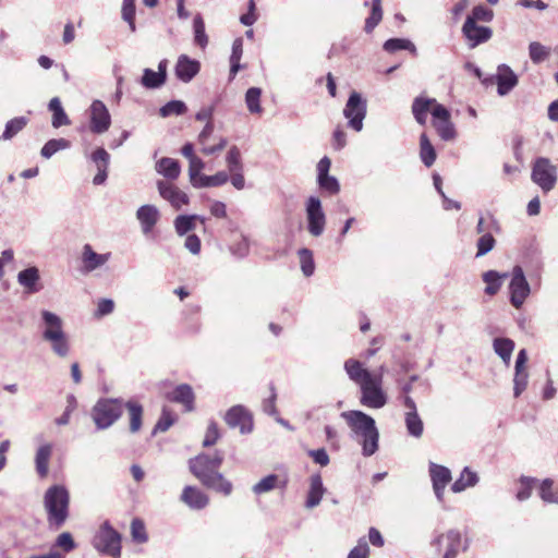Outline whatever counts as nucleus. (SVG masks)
Masks as SVG:
<instances>
[{
  "label": "nucleus",
  "instance_id": "obj_1",
  "mask_svg": "<svg viewBox=\"0 0 558 558\" xmlns=\"http://www.w3.org/2000/svg\"><path fill=\"white\" fill-rule=\"evenodd\" d=\"M223 460L221 452L216 451L214 456L199 454L189 461L190 471L201 483L218 493L229 496L232 493V483L218 472Z\"/></svg>",
  "mask_w": 558,
  "mask_h": 558
},
{
  "label": "nucleus",
  "instance_id": "obj_2",
  "mask_svg": "<svg viewBox=\"0 0 558 558\" xmlns=\"http://www.w3.org/2000/svg\"><path fill=\"white\" fill-rule=\"evenodd\" d=\"M341 417L351 430V438L362 447V454L373 456L379 447V430L375 420L359 410L342 412Z\"/></svg>",
  "mask_w": 558,
  "mask_h": 558
},
{
  "label": "nucleus",
  "instance_id": "obj_3",
  "mask_svg": "<svg viewBox=\"0 0 558 558\" xmlns=\"http://www.w3.org/2000/svg\"><path fill=\"white\" fill-rule=\"evenodd\" d=\"M70 494L63 485L50 486L44 496V507L50 527L59 530L69 518Z\"/></svg>",
  "mask_w": 558,
  "mask_h": 558
},
{
  "label": "nucleus",
  "instance_id": "obj_4",
  "mask_svg": "<svg viewBox=\"0 0 558 558\" xmlns=\"http://www.w3.org/2000/svg\"><path fill=\"white\" fill-rule=\"evenodd\" d=\"M122 413V400L101 398L92 409V418L98 429H106L113 425Z\"/></svg>",
  "mask_w": 558,
  "mask_h": 558
},
{
  "label": "nucleus",
  "instance_id": "obj_5",
  "mask_svg": "<svg viewBox=\"0 0 558 558\" xmlns=\"http://www.w3.org/2000/svg\"><path fill=\"white\" fill-rule=\"evenodd\" d=\"M94 546L102 554L119 558L121 555V535L109 522H105L94 538Z\"/></svg>",
  "mask_w": 558,
  "mask_h": 558
},
{
  "label": "nucleus",
  "instance_id": "obj_6",
  "mask_svg": "<svg viewBox=\"0 0 558 558\" xmlns=\"http://www.w3.org/2000/svg\"><path fill=\"white\" fill-rule=\"evenodd\" d=\"M367 104L357 92H352L343 109V116L348 119V126L360 132L366 117Z\"/></svg>",
  "mask_w": 558,
  "mask_h": 558
},
{
  "label": "nucleus",
  "instance_id": "obj_7",
  "mask_svg": "<svg viewBox=\"0 0 558 558\" xmlns=\"http://www.w3.org/2000/svg\"><path fill=\"white\" fill-rule=\"evenodd\" d=\"M381 373L375 375L368 381L363 383L361 388V403L367 408L380 409L387 403L386 393L383 391Z\"/></svg>",
  "mask_w": 558,
  "mask_h": 558
},
{
  "label": "nucleus",
  "instance_id": "obj_8",
  "mask_svg": "<svg viewBox=\"0 0 558 558\" xmlns=\"http://www.w3.org/2000/svg\"><path fill=\"white\" fill-rule=\"evenodd\" d=\"M531 178L544 192H549L557 181L556 167L548 158H537L533 165Z\"/></svg>",
  "mask_w": 558,
  "mask_h": 558
},
{
  "label": "nucleus",
  "instance_id": "obj_9",
  "mask_svg": "<svg viewBox=\"0 0 558 558\" xmlns=\"http://www.w3.org/2000/svg\"><path fill=\"white\" fill-rule=\"evenodd\" d=\"M307 230L311 235L317 238L325 231L326 215L322 202L316 196H310L305 205Z\"/></svg>",
  "mask_w": 558,
  "mask_h": 558
},
{
  "label": "nucleus",
  "instance_id": "obj_10",
  "mask_svg": "<svg viewBox=\"0 0 558 558\" xmlns=\"http://www.w3.org/2000/svg\"><path fill=\"white\" fill-rule=\"evenodd\" d=\"M88 129L93 134H104L111 126V116L101 100H94L87 109Z\"/></svg>",
  "mask_w": 558,
  "mask_h": 558
},
{
  "label": "nucleus",
  "instance_id": "obj_11",
  "mask_svg": "<svg viewBox=\"0 0 558 558\" xmlns=\"http://www.w3.org/2000/svg\"><path fill=\"white\" fill-rule=\"evenodd\" d=\"M509 291L512 306L518 310L521 308L531 292L530 284L521 266H514L512 269Z\"/></svg>",
  "mask_w": 558,
  "mask_h": 558
},
{
  "label": "nucleus",
  "instance_id": "obj_12",
  "mask_svg": "<svg viewBox=\"0 0 558 558\" xmlns=\"http://www.w3.org/2000/svg\"><path fill=\"white\" fill-rule=\"evenodd\" d=\"M497 84V93L499 96L508 95L519 83L518 75L507 64H499L495 75L485 77L484 85Z\"/></svg>",
  "mask_w": 558,
  "mask_h": 558
},
{
  "label": "nucleus",
  "instance_id": "obj_13",
  "mask_svg": "<svg viewBox=\"0 0 558 558\" xmlns=\"http://www.w3.org/2000/svg\"><path fill=\"white\" fill-rule=\"evenodd\" d=\"M433 125L444 141H452L457 136L453 123L450 121V112L442 105L432 108Z\"/></svg>",
  "mask_w": 558,
  "mask_h": 558
},
{
  "label": "nucleus",
  "instance_id": "obj_14",
  "mask_svg": "<svg viewBox=\"0 0 558 558\" xmlns=\"http://www.w3.org/2000/svg\"><path fill=\"white\" fill-rule=\"evenodd\" d=\"M433 545L442 553V558H456L462 547L461 533L458 530H449L438 535Z\"/></svg>",
  "mask_w": 558,
  "mask_h": 558
},
{
  "label": "nucleus",
  "instance_id": "obj_15",
  "mask_svg": "<svg viewBox=\"0 0 558 558\" xmlns=\"http://www.w3.org/2000/svg\"><path fill=\"white\" fill-rule=\"evenodd\" d=\"M225 421L231 428H239L241 434H248L253 430V418L250 412L243 405L230 408Z\"/></svg>",
  "mask_w": 558,
  "mask_h": 558
},
{
  "label": "nucleus",
  "instance_id": "obj_16",
  "mask_svg": "<svg viewBox=\"0 0 558 558\" xmlns=\"http://www.w3.org/2000/svg\"><path fill=\"white\" fill-rule=\"evenodd\" d=\"M462 34L468 40L469 47L475 48L488 41L493 36V31L490 27L477 25L471 19H465L462 26Z\"/></svg>",
  "mask_w": 558,
  "mask_h": 558
},
{
  "label": "nucleus",
  "instance_id": "obj_17",
  "mask_svg": "<svg viewBox=\"0 0 558 558\" xmlns=\"http://www.w3.org/2000/svg\"><path fill=\"white\" fill-rule=\"evenodd\" d=\"M157 189L160 196L165 201L169 202L170 205L177 210H180L190 202L187 194L171 182L159 180L157 182Z\"/></svg>",
  "mask_w": 558,
  "mask_h": 558
},
{
  "label": "nucleus",
  "instance_id": "obj_18",
  "mask_svg": "<svg viewBox=\"0 0 558 558\" xmlns=\"http://www.w3.org/2000/svg\"><path fill=\"white\" fill-rule=\"evenodd\" d=\"M429 475L436 498L441 502L444 500L445 488L451 481V472L444 465L430 462Z\"/></svg>",
  "mask_w": 558,
  "mask_h": 558
},
{
  "label": "nucleus",
  "instance_id": "obj_19",
  "mask_svg": "<svg viewBox=\"0 0 558 558\" xmlns=\"http://www.w3.org/2000/svg\"><path fill=\"white\" fill-rule=\"evenodd\" d=\"M199 70L201 63L186 54L179 56L174 66L175 76L183 83L191 82L198 74Z\"/></svg>",
  "mask_w": 558,
  "mask_h": 558
},
{
  "label": "nucleus",
  "instance_id": "obj_20",
  "mask_svg": "<svg viewBox=\"0 0 558 558\" xmlns=\"http://www.w3.org/2000/svg\"><path fill=\"white\" fill-rule=\"evenodd\" d=\"M53 445L51 442H43L35 452V470L40 478L47 477L49 473V462L52 457Z\"/></svg>",
  "mask_w": 558,
  "mask_h": 558
},
{
  "label": "nucleus",
  "instance_id": "obj_21",
  "mask_svg": "<svg viewBox=\"0 0 558 558\" xmlns=\"http://www.w3.org/2000/svg\"><path fill=\"white\" fill-rule=\"evenodd\" d=\"M111 257L110 253L98 254L92 245L85 244L82 251V263L85 271L92 272L104 266Z\"/></svg>",
  "mask_w": 558,
  "mask_h": 558
},
{
  "label": "nucleus",
  "instance_id": "obj_22",
  "mask_svg": "<svg viewBox=\"0 0 558 558\" xmlns=\"http://www.w3.org/2000/svg\"><path fill=\"white\" fill-rule=\"evenodd\" d=\"M180 499L193 510L204 509L209 502L208 496L194 486H185Z\"/></svg>",
  "mask_w": 558,
  "mask_h": 558
},
{
  "label": "nucleus",
  "instance_id": "obj_23",
  "mask_svg": "<svg viewBox=\"0 0 558 558\" xmlns=\"http://www.w3.org/2000/svg\"><path fill=\"white\" fill-rule=\"evenodd\" d=\"M136 218L141 223L143 233H149L159 219V210L154 205H143L136 211Z\"/></svg>",
  "mask_w": 558,
  "mask_h": 558
},
{
  "label": "nucleus",
  "instance_id": "obj_24",
  "mask_svg": "<svg viewBox=\"0 0 558 558\" xmlns=\"http://www.w3.org/2000/svg\"><path fill=\"white\" fill-rule=\"evenodd\" d=\"M168 399L172 402L183 404L185 411L194 409L195 395L192 387L187 384L177 386L169 395Z\"/></svg>",
  "mask_w": 558,
  "mask_h": 558
},
{
  "label": "nucleus",
  "instance_id": "obj_25",
  "mask_svg": "<svg viewBox=\"0 0 558 558\" xmlns=\"http://www.w3.org/2000/svg\"><path fill=\"white\" fill-rule=\"evenodd\" d=\"M344 369L349 378L356 383L360 387L363 385V383L368 381L376 375L368 372L362 366L360 361L354 359H349L344 362Z\"/></svg>",
  "mask_w": 558,
  "mask_h": 558
},
{
  "label": "nucleus",
  "instance_id": "obj_26",
  "mask_svg": "<svg viewBox=\"0 0 558 558\" xmlns=\"http://www.w3.org/2000/svg\"><path fill=\"white\" fill-rule=\"evenodd\" d=\"M40 279L39 270L37 267H28L17 274V282L25 289L27 293H36L40 290L38 284Z\"/></svg>",
  "mask_w": 558,
  "mask_h": 558
},
{
  "label": "nucleus",
  "instance_id": "obj_27",
  "mask_svg": "<svg viewBox=\"0 0 558 558\" xmlns=\"http://www.w3.org/2000/svg\"><path fill=\"white\" fill-rule=\"evenodd\" d=\"M43 318V339L47 340L52 337V335H60L64 332L62 319L54 313L44 310L41 312Z\"/></svg>",
  "mask_w": 558,
  "mask_h": 558
},
{
  "label": "nucleus",
  "instance_id": "obj_28",
  "mask_svg": "<svg viewBox=\"0 0 558 558\" xmlns=\"http://www.w3.org/2000/svg\"><path fill=\"white\" fill-rule=\"evenodd\" d=\"M325 492L326 488L324 487L322 476L319 474L312 475L310 478V489L305 502L306 508L312 509L318 506Z\"/></svg>",
  "mask_w": 558,
  "mask_h": 558
},
{
  "label": "nucleus",
  "instance_id": "obj_29",
  "mask_svg": "<svg viewBox=\"0 0 558 558\" xmlns=\"http://www.w3.org/2000/svg\"><path fill=\"white\" fill-rule=\"evenodd\" d=\"M155 170L167 180L174 181L181 173V166L177 159L162 157L156 162Z\"/></svg>",
  "mask_w": 558,
  "mask_h": 558
},
{
  "label": "nucleus",
  "instance_id": "obj_30",
  "mask_svg": "<svg viewBox=\"0 0 558 558\" xmlns=\"http://www.w3.org/2000/svg\"><path fill=\"white\" fill-rule=\"evenodd\" d=\"M439 105L434 98L416 97L412 104V113L417 123L424 125L427 119V112H432V108Z\"/></svg>",
  "mask_w": 558,
  "mask_h": 558
},
{
  "label": "nucleus",
  "instance_id": "obj_31",
  "mask_svg": "<svg viewBox=\"0 0 558 558\" xmlns=\"http://www.w3.org/2000/svg\"><path fill=\"white\" fill-rule=\"evenodd\" d=\"M480 478L476 472L472 471L469 466H465L460 476L451 485L453 493H461L466 488L474 487L478 483Z\"/></svg>",
  "mask_w": 558,
  "mask_h": 558
},
{
  "label": "nucleus",
  "instance_id": "obj_32",
  "mask_svg": "<svg viewBox=\"0 0 558 558\" xmlns=\"http://www.w3.org/2000/svg\"><path fill=\"white\" fill-rule=\"evenodd\" d=\"M420 157L422 162L427 167H432L436 160V150L432 145L426 133H422L420 136Z\"/></svg>",
  "mask_w": 558,
  "mask_h": 558
},
{
  "label": "nucleus",
  "instance_id": "obj_33",
  "mask_svg": "<svg viewBox=\"0 0 558 558\" xmlns=\"http://www.w3.org/2000/svg\"><path fill=\"white\" fill-rule=\"evenodd\" d=\"M495 353L509 365L512 352L514 350V342L509 338H496L493 343Z\"/></svg>",
  "mask_w": 558,
  "mask_h": 558
},
{
  "label": "nucleus",
  "instance_id": "obj_34",
  "mask_svg": "<svg viewBox=\"0 0 558 558\" xmlns=\"http://www.w3.org/2000/svg\"><path fill=\"white\" fill-rule=\"evenodd\" d=\"M46 341L50 343L52 352L59 357H66L69 355L70 342L65 332L52 335V337Z\"/></svg>",
  "mask_w": 558,
  "mask_h": 558
},
{
  "label": "nucleus",
  "instance_id": "obj_35",
  "mask_svg": "<svg viewBox=\"0 0 558 558\" xmlns=\"http://www.w3.org/2000/svg\"><path fill=\"white\" fill-rule=\"evenodd\" d=\"M404 422L410 436L414 438L422 437L424 424L417 412H405Z\"/></svg>",
  "mask_w": 558,
  "mask_h": 558
},
{
  "label": "nucleus",
  "instance_id": "obj_36",
  "mask_svg": "<svg viewBox=\"0 0 558 558\" xmlns=\"http://www.w3.org/2000/svg\"><path fill=\"white\" fill-rule=\"evenodd\" d=\"M507 276V274H499L495 270L484 272L483 281L486 283L485 293L488 295H495L501 288V279Z\"/></svg>",
  "mask_w": 558,
  "mask_h": 558
},
{
  "label": "nucleus",
  "instance_id": "obj_37",
  "mask_svg": "<svg viewBox=\"0 0 558 558\" xmlns=\"http://www.w3.org/2000/svg\"><path fill=\"white\" fill-rule=\"evenodd\" d=\"M71 146V143L65 138H53L49 140L41 148L40 155L49 159L51 158L57 151L66 149Z\"/></svg>",
  "mask_w": 558,
  "mask_h": 558
},
{
  "label": "nucleus",
  "instance_id": "obj_38",
  "mask_svg": "<svg viewBox=\"0 0 558 558\" xmlns=\"http://www.w3.org/2000/svg\"><path fill=\"white\" fill-rule=\"evenodd\" d=\"M201 219L197 215H181L174 219V228L179 235H184L195 229V221Z\"/></svg>",
  "mask_w": 558,
  "mask_h": 558
},
{
  "label": "nucleus",
  "instance_id": "obj_39",
  "mask_svg": "<svg viewBox=\"0 0 558 558\" xmlns=\"http://www.w3.org/2000/svg\"><path fill=\"white\" fill-rule=\"evenodd\" d=\"M166 83V80L157 72L151 69H144L141 84L147 89H156L161 87Z\"/></svg>",
  "mask_w": 558,
  "mask_h": 558
},
{
  "label": "nucleus",
  "instance_id": "obj_40",
  "mask_svg": "<svg viewBox=\"0 0 558 558\" xmlns=\"http://www.w3.org/2000/svg\"><path fill=\"white\" fill-rule=\"evenodd\" d=\"M125 407L130 414V430L131 433H136L142 426L143 408L141 404L132 401H129Z\"/></svg>",
  "mask_w": 558,
  "mask_h": 558
},
{
  "label": "nucleus",
  "instance_id": "obj_41",
  "mask_svg": "<svg viewBox=\"0 0 558 558\" xmlns=\"http://www.w3.org/2000/svg\"><path fill=\"white\" fill-rule=\"evenodd\" d=\"M384 49L390 53H393L398 50H409L414 54L416 53V47L414 44L411 40L404 38H390L386 40L384 44Z\"/></svg>",
  "mask_w": 558,
  "mask_h": 558
},
{
  "label": "nucleus",
  "instance_id": "obj_42",
  "mask_svg": "<svg viewBox=\"0 0 558 558\" xmlns=\"http://www.w3.org/2000/svg\"><path fill=\"white\" fill-rule=\"evenodd\" d=\"M229 180V174L226 171H219L214 175H203L198 182L196 189L221 186Z\"/></svg>",
  "mask_w": 558,
  "mask_h": 558
},
{
  "label": "nucleus",
  "instance_id": "obj_43",
  "mask_svg": "<svg viewBox=\"0 0 558 558\" xmlns=\"http://www.w3.org/2000/svg\"><path fill=\"white\" fill-rule=\"evenodd\" d=\"M260 95L262 89L258 87H251L246 90L245 104L247 106V110L251 113H262L263 109L260 106Z\"/></svg>",
  "mask_w": 558,
  "mask_h": 558
},
{
  "label": "nucleus",
  "instance_id": "obj_44",
  "mask_svg": "<svg viewBox=\"0 0 558 558\" xmlns=\"http://www.w3.org/2000/svg\"><path fill=\"white\" fill-rule=\"evenodd\" d=\"M383 19L381 0H372V11L365 21V32L371 33Z\"/></svg>",
  "mask_w": 558,
  "mask_h": 558
},
{
  "label": "nucleus",
  "instance_id": "obj_45",
  "mask_svg": "<svg viewBox=\"0 0 558 558\" xmlns=\"http://www.w3.org/2000/svg\"><path fill=\"white\" fill-rule=\"evenodd\" d=\"M27 122L28 120L25 117L14 118L8 121L3 134L2 136H0V140H11L14 135H16L26 126Z\"/></svg>",
  "mask_w": 558,
  "mask_h": 558
},
{
  "label": "nucleus",
  "instance_id": "obj_46",
  "mask_svg": "<svg viewBox=\"0 0 558 558\" xmlns=\"http://www.w3.org/2000/svg\"><path fill=\"white\" fill-rule=\"evenodd\" d=\"M539 490L541 498L545 502L558 504V486H555L551 480H544L541 484Z\"/></svg>",
  "mask_w": 558,
  "mask_h": 558
},
{
  "label": "nucleus",
  "instance_id": "obj_47",
  "mask_svg": "<svg viewBox=\"0 0 558 558\" xmlns=\"http://www.w3.org/2000/svg\"><path fill=\"white\" fill-rule=\"evenodd\" d=\"M529 383V372L526 368H514L513 396L518 398L526 389Z\"/></svg>",
  "mask_w": 558,
  "mask_h": 558
},
{
  "label": "nucleus",
  "instance_id": "obj_48",
  "mask_svg": "<svg viewBox=\"0 0 558 558\" xmlns=\"http://www.w3.org/2000/svg\"><path fill=\"white\" fill-rule=\"evenodd\" d=\"M279 483V476L276 474H269L262 478L259 482H257L253 487L252 490L256 495H262L265 493H268L277 487Z\"/></svg>",
  "mask_w": 558,
  "mask_h": 558
},
{
  "label": "nucleus",
  "instance_id": "obj_49",
  "mask_svg": "<svg viewBox=\"0 0 558 558\" xmlns=\"http://www.w3.org/2000/svg\"><path fill=\"white\" fill-rule=\"evenodd\" d=\"M194 29V41L202 48H205L208 44V37L205 33V23L201 14H196L193 21Z\"/></svg>",
  "mask_w": 558,
  "mask_h": 558
},
{
  "label": "nucleus",
  "instance_id": "obj_50",
  "mask_svg": "<svg viewBox=\"0 0 558 558\" xmlns=\"http://www.w3.org/2000/svg\"><path fill=\"white\" fill-rule=\"evenodd\" d=\"M301 270L305 277H310L314 274L315 264L313 258V253L308 248H301L298 252Z\"/></svg>",
  "mask_w": 558,
  "mask_h": 558
},
{
  "label": "nucleus",
  "instance_id": "obj_51",
  "mask_svg": "<svg viewBox=\"0 0 558 558\" xmlns=\"http://www.w3.org/2000/svg\"><path fill=\"white\" fill-rule=\"evenodd\" d=\"M204 168L205 162L198 156L189 160V177L194 187H197L198 180L204 175L202 174Z\"/></svg>",
  "mask_w": 558,
  "mask_h": 558
},
{
  "label": "nucleus",
  "instance_id": "obj_52",
  "mask_svg": "<svg viewBox=\"0 0 558 558\" xmlns=\"http://www.w3.org/2000/svg\"><path fill=\"white\" fill-rule=\"evenodd\" d=\"M529 54L532 62L538 64L548 58L549 48L545 47L538 41H532L529 45Z\"/></svg>",
  "mask_w": 558,
  "mask_h": 558
},
{
  "label": "nucleus",
  "instance_id": "obj_53",
  "mask_svg": "<svg viewBox=\"0 0 558 558\" xmlns=\"http://www.w3.org/2000/svg\"><path fill=\"white\" fill-rule=\"evenodd\" d=\"M187 110L186 105L181 100H171L162 106L159 110L161 117L166 118L169 116H181Z\"/></svg>",
  "mask_w": 558,
  "mask_h": 558
},
{
  "label": "nucleus",
  "instance_id": "obj_54",
  "mask_svg": "<svg viewBox=\"0 0 558 558\" xmlns=\"http://www.w3.org/2000/svg\"><path fill=\"white\" fill-rule=\"evenodd\" d=\"M122 19L129 24L131 32H135V0H123Z\"/></svg>",
  "mask_w": 558,
  "mask_h": 558
},
{
  "label": "nucleus",
  "instance_id": "obj_55",
  "mask_svg": "<svg viewBox=\"0 0 558 558\" xmlns=\"http://www.w3.org/2000/svg\"><path fill=\"white\" fill-rule=\"evenodd\" d=\"M226 162L230 171L243 170V165L241 161V154L236 146H232L226 156Z\"/></svg>",
  "mask_w": 558,
  "mask_h": 558
},
{
  "label": "nucleus",
  "instance_id": "obj_56",
  "mask_svg": "<svg viewBox=\"0 0 558 558\" xmlns=\"http://www.w3.org/2000/svg\"><path fill=\"white\" fill-rule=\"evenodd\" d=\"M495 239L490 233H484L482 236L477 240L476 246H477V253L476 257H481L486 255L488 252H490L495 246Z\"/></svg>",
  "mask_w": 558,
  "mask_h": 558
},
{
  "label": "nucleus",
  "instance_id": "obj_57",
  "mask_svg": "<svg viewBox=\"0 0 558 558\" xmlns=\"http://www.w3.org/2000/svg\"><path fill=\"white\" fill-rule=\"evenodd\" d=\"M494 17V13L490 9L485 8L483 5H476L473 8L470 15L466 16V19H471L476 23L477 21L482 22H490Z\"/></svg>",
  "mask_w": 558,
  "mask_h": 558
},
{
  "label": "nucleus",
  "instance_id": "obj_58",
  "mask_svg": "<svg viewBox=\"0 0 558 558\" xmlns=\"http://www.w3.org/2000/svg\"><path fill=\"white\" fill-rule=\"evenodd\" d=\"M318 184L322 190L327 191L329 194H337L340 191L338 180L332 175L317 177Z\"/></svg>",
  "mask_w": 558,
  "mask_h": 558
},
{
  "label": "nucleus",
  "instance_id": "obj_59",
  "mask_svg": "<svg viewBox=\"0 0 558 558\" xmlns=\"http://www.w3.org/2000/svg\"><path fill=\"white\" fill-rule=\"evenodd\" d=\"M131 535L133 541L136 543H145L147 541V534L145 524L140 519H134L131 523Z\"/></svg>",
  "mask_w": 558,
  "mask_h": 558
},
{
  "label": "nucleus",
  "instance_id": "obj_60",
  "mask_svg": "<svg viewBox=\"0 0 558 558\" xmlns=\"http://www.w3.org/2000/svg\"><path fill=\"white\" fill-rule=\"evenodd\" d=\"M230 251L234 256L239 258L247 256L250 253L248 239L244 235H241V238L230 246Z\"/></svg>",
  "mask_w": 558,
  "mask_h": 558
},
{
  "label": "nucleus",
  "instance_id": "obj_61",
  "mask_svg": "<svg viewBox=\"0 0 558 558\" xmlns=\"http://www.w3.org/2000/svg\"><path fill=\"white\" fill-rule=\"evenodd\" d=\"M228 144V141L226 137H218L217 138V143L216 144H209V142H207L206 144H199L201 145V151L204 154V155H207V156H211V155H217L219 151H221Z\"/></svg>",
  "mask_w": 558,
  "mask_h": 558
},
{
  "label": "nucleus",
  "instance_id": "obj_62",
  "mask_svg": "<svg viewBox=\"0 0 558 558\" xmlns=\"http://www.w3.org/2000/svg\"><path fill=\"white\" fill-rule=\"evenodd\" d=\"M90 159L96 165L97 169L108 168L110 155L105 148L99 147L90 155Z\"/></svg>",
  "mask_w": 558,
  "mask_h": 558
},
{
  "label": "nucleus",
  "instance_id": "obj_63",
  "mask_svg": "<svg viewBox=\"0 0 558 558\" xmlns=\"http://www.w3.org/2000/svg\"><path fill=\"white\" fill-rule=\"evenodd\" d=\"M56 547L61 548L64 553H70L75 548V542L69 532L61 533L56 541Z\"/></svg>",
  "mask_w": 558,
  "mask_h": 558
},
{
  "label": "nucleus",
  "instance_id": "obj_64",
  "mask_svg": "<svg viewBox=\"0 0 558 558\" xmlns=\"http://www.w3.org/2000/svg\"><path fill=\"white\" fill-rule=\"evenodd\" d=\"M369 547L364 538L357 542V545L349 553L348 558H368Z\"/></svg>",
  "mask_w": 558,
  "mask_h": 558
}]
</instances>
